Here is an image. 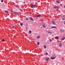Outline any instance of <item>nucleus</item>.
Returning <instances> with one entry per match:
<instances>
[{
  "label": "nucleus",
  "mask_w": 65,
  "mask_h": 65,
  "mask_svg": "<svg viewBox=\"0 0 65 65\" xmlns=\"http://www.w3.org/2000/svg\"><path fill=\"white\" fill-rule=\"evenodd\" d=\"M65 19L64 18H63V19H62V20H63H63H65Z\"/></svg>",
  "instance_id": "24"
},
{
  "label": "nucleus",
  "mask_w": 65,
  "mask_h": 65,
  "mask_svg": "<svg viewBox=\"0 0 65 65\" xmlns=\"http://www.w3.org/2000/svg\"><path fill=\"white\" fill-rule=\"evenodd\" d=\"M40 38V37L39 36H38L37 37V39H39Z\"/></svg>",
  "instance_id": "15"
},
{
  "label": "nucleus",
  "mask_w": 65,
  "mask_h": 65,
  "mask_svg": "<svg viewBox=\"0 0 65 65\" xmlns=\"http://www.w3.org/2000/svg\"><path fill=\"white\" fill-rule=\"evenodd\" d=\"M26 21H28V18H26Z\"/></svg>",
  "instance_id": "28"
},
{
  "label": "nucleus",
  "mask_w": 65,
  "mask_h": 65,
  "mask_svg": "<svg viewBox=\"0 0 65 65\" xmlns=\"http://www.w3.org/2000/svg\"><path fill=\"white\" fill-rule=\"evenodd\" d=\"M13 28L14 29L15 28V26H13Z\"/></svg>",
  "instance_id": "22"
},
{
  "label": "nucleus",
  "mask_w": 65,
  "mask_h": 65,
  "mask_svg": "<svg viewBox=\"0 0 65 65\" xmlns=\"http://www.w3.org/2000/svg\"><path fill=\"white\" fill-rule=\"evenodd\" d=\"M59 37L58 36H56L55 37V39H57V40L59 39Z\"/></svg>",
  "instance_id": "6"
},
{
  "label": "nucleus",
  "mask_w": 65,
  "mask_h": 65,
  "mask_svg": "<svg viewBox=\"0 0 65 65\" xmlns=\"http://www.w3.org/2000/svg\"><path fill=\"white\" fill-rule=\"evenodd\" d=\"M41 16V15H37L36 16V17L37 18H38V17H40Z\"/></svg>",
  "instance_id": "5"
},
{
  "label": "nucleus",
  "mask_w": 65,
  "mask_h": 65,
  "mask_svg": "<svg viewBox=\"0 0 65 65\" xmlns=\"http://www.w3.org/2000/svg\"><path fill=\"white\" fill-rule=\"evenodd\" d=\"M59 47H61L62 46V44L60 43L59 44Z\"/></svg>",
  "instance_id": "8"
},
{
  "label": "nucleus",
  "mask_w": 65,
  "mask_h": 65,
  "mask_svg": "<svg viewBox=\"0 0 65 65\" xmlns=\"http://www.w3.org/2000/svg\"><path fill=\"white\" fill-rule=\"evenodd\" d=\"M35 1H36L37 0H35Z\"/></svg>",
  "instance_id": "31"
},
{
  "label": "nucleus",
  "mask_w": 65,
  "mask_h": 65,
  "mask_svg": "<svg viewBox=\"0 0 65 65\" xmlns=\"http://www.w3.org/2000/svg\"><path fill=\"white\" fill-rule=\"evenodd\" d=\"M52 14H53L52 13Z\"/></svg>",
  "instance_id": "32"
},
{
  "label": "nucleus",
  "mask_w": 65,
  "mask_h": 65,
  "mask_svg": "<svg viewBox=\"0 0 65 65\" xmlns=\"http://www.w3.org/2000/svg\"><path fill=\"white\" fill-rule=\"evenodd\" d=\"M39 42H37V44H38V45H39Z\"/></svg>",
  "instance_id": "26"
},
{
  "label": "nucleus",
  "mask_w": 65,
  "mask_h": 65,
  "mask_svg": "<svg viewBox=\"0 0 65 65\" xmlns=\"http://www.w3.org/2000/svg\"><path fill=\"white\" fill-rule=\"evenodd\" d=\"M5 40L4 39H3L2 40V41H4Z\"/></svg>",
  "instance_id": "23"
},
{
  "label": "nucleus",
  "mask_w": 65,
  "mask_h": 65,
  "mask_svg": "<svg viewBox=\"0 0 65 65\" xmlns=\"http://www.w3.org/2000/svg\"><path fill=\"white\" fill-rule=\"evenodd\" d=\"M51 60H54L55 59V57H51Z\"/></svg>",
  "instance_id": "4"
},
{
  "label": "nucleus",
  "mask_w": 65,
  "mask_h": 65,
  "mask_svg": "<svg viewBox=\"0 0 65 65\" xmlns=\"http://www.w3.org/2000/svg\"><path fill=\"white\" fill-rule=\"evenodd\" d=\"M31 32H32V31H31L30 30L29 31V33H31Z\"/></svg>",
  "instance_id": "21"
},
{
  "label": "nucleus",
  "mask_w": 65,
  "mask_h": 65,
  "mask_svg": "<svg viewBox=\"0 0 65 65\" xmlns=\"http://www.w3.org/2000/svg\"><path fill=\"white\" fill-rule=\"evenodd\" d=\"M56 1L57 3H60V1H59V0H57V1Z\"/></svg>",
  "instance_id": "13"
},
{
  "label": "nucleus",
  "mask_w": 65,
  "mask_h": 65,
  "mask_svg": "<svg viewBox=\"0 0 65 65\" xmlns=\"http://www.w3.org/2000/svg\"><path fill=\"white\" fill-rule=\"evenodd\" d=\"M65 39V37H64L63 38H62L61 39V40H64Z\"/></svg>",
  "instance_id": "10"
},
{
  "label": "nucleus",
  "mask_w": 65,
  "mask_h": 65,
  "mask_svg": "<svg viewBox=\"0 0 65 65\" xmlns=\"http://www.w3.org/2000/svg\"><path fill=\"white\" fill-rule=\"evenodd\" d=\"M36 6V5H31V8H34Z\"/></svg>",
  "instance_id": "1"
},
{
  "label": "nucleus",
  "mask_w": 65,
  "mask_h": 65,
  "mask_svg": "<svg viewBox=\"0 0 65 65\" xmlns=\"http://www.w3.org/2000/svg\"><path fill=\"white\" fill-rule=\"evenodd\" d=\"M55 8H59V6H55Z\"/></svg>",
  "instance_id": "12"
},
{
  "label": "nucleus",
  "mask_w": 65,
  "mask_h": 65,
  "mask_svg": "<svg viewBox=\"0 0 65 65\" xmlns=\"http://www.w3.org/2000/svg\"><path fill=\"white\" fill-rule=\"evenodd\" d=\"M48 33H49V34H51V33H52V31H48L47 32Z\"/></svg>",
  "instance_id": "7"
},
{
  "label": "nucleus",
  "mask_w": 65,
  "mask_h": 65,
  "mask_svg": "<svg viewBox=\"0 0 65 65\" xmlns=\"http://www.w3.org/2000/svg\"><path fill=\"white\" fill-rule=\"evenodd\" d=\"M23 24L22 23H20V25L21 26H22V25H23Z\"/></svg>",
  "instance_id": "18"
},
{
  "label": "nucleus",
  "mask_w": 65,
  "mask_h": 65,
  "mask_svg": "<svg viewBox=\"0 0 65 65\" xmlns=\"http://www.w3.org/2000/svg\"><path fill=\"white\" fill-rule=\"evenodd\" d=\"M45 55H46V56H47V55H48V53H45Z\"/></svg>",
  "instance_id": "19"
},
{
  "label": "nucleus",
  "mask_w": 65,
  "mask_h": 65,
  "mask_svg": "<svg viewBox=\"0 0 65 65\" xmlns=\"http://www.w3.org/2000/svg\"><path fill=\"white\" fill-rule=\"evenodd\" d=\"M13 13L14 14H15L16 15H18V14H19L18 13L16 12H13Z\"/></svg>",
  "instance_id": "2"
},
{
  "label": "nucleus",
  "mask_w": 65,
  "mask_h": 65,
  "mask_svg": "<svg viewBox=\"0 0 65 65\" xmlns=\"http://www.w3.org/2000/svg\"><path fill=\"white\" fill-rule=\"evenodd\" d=\"M48 60H49V58H47L46 59H45V61H48Z\"/></svg>",
  "instance_id": "9"
},
{
  "label": "nucleus",
  "mask_w": 65,
  "mask_h": 65,
  "mask_svg": "<svg viewBox=\"0 0 65 65\" xmlns=\"http://www.w3.org/2000/svg\"><path fill=\"white\" fill-rule=\"evenodd\" d=\"M5 13H8V12L7 11H5Z\"/></svg>",
  "instance_id": "17"
},
{
  "label": "nucleus",
  "mask_w": 65,
  "mask_h": 65,
  "mask_svg": "<svg viewBox=\"0 0 65 65\" xmlns=\"http://www.w3.org/2000/svg\"><path fill=\"white\" fill-rule=\"evenodd\" d=\"M43 28H46V26H45V25H43Z\"/></svg>",
  "instance_id": "14"
},
{
  "label": "nucleus",
  "mask_w": 65,
  "mask_h": 65,
  "mask_svg": "<svg viewBox=\"0 0 65 65\" xmlns=\"http://www.w3.org/2000/svg\"><path fill=\"white\" fill-rule=\"evenodd\" d=\"M64 25H65V21H64Z\"/></svg>",
  "instance_id": "29"
},
{
  "label": "nucleus",
  "mask_w": 65,
  "mask_h": 65,
  "mask_svg": "<svg viewBox=\"0 0 65 65\" xmlns=\"http://www.w3.org/2000/svg\"><path fill=\"white\" fill-rule=\"evenodd\" d=\"M52 24L53 25H55V23L54 21H52Z\"/></svg>",
  "instance_id": "11"
},
{
  "label": "nucleus",
  "mask_w": 65,
  "mask_h": 65,
  "mask_svg": "<svg viewBox=\"0 0 65 65\" xmlns=\"http://www.w3.org/2000/svg\"><path fill=\"white\" fill-rule=\"evenodd\" d=\"M51 28L52 29L53 28H56V27L55 26H52L51 27Z\"/></svg>",
  "instance_id": "16"
},
{
  "label": "nucleus",
  "mask_w": 65,
  "mask_h": 65,
  "mask_svg": "<svg viewBox=\"0 0 65 65\" xmlns=\"http://www.w3.org/2000/svg\"><path fill=\"white\" fill-rule=\"evenodd\" d=\"M50 42H51V41H52V39H50Z\"/></svg>",
  "instance_id": "25"
},
{
  "label": "nucleus",
  "mask_w": 65,
  "mask_h": 65,
  "mask_svg": "<svg viewBox=\"0 0 65 65\" xmlns=\"http://www.w3.org/2000/svg\"><path fill=\"white\" fill-rule=\"evenodd\" d=\"M29 19L31 21H34V20H33V18L31 17H29Z\"/></svg>",
  "instance_id": "3"
},
{
  "label": "nucleus",
  "mask_w": 65,
  "mask_h": 65,
  "mask_svg": "<svg viewBox=\"0 0 65 65\" xmlns=\"http://www.w3.org/2000/svg\"><path fill=\"white\" fill-rule=\"evenodd\" d=\"M46 46L44 45V48H46Z\"/></svg>",
  "instance_id": "20"
},
{
  "label": "nucleus",
  "mask_w": 65,
  "mask_h": 65,
  "mask_svg": "<svg viewBox=\"0 0 65 65\" xmlns=\"http://www.w3.org/2000/svg\"><path fill=\"white\" fill-rule=\"evenodd\" d=\"M64 8H65V5L64 6Z\"/></svg>",
  "instance_id": "30"
},
{
  "label": "nucleus",
  "mask_w": 65,
  "mask_h": 65,
  "mask_svg": "<svg viewBox=\"0 0 65 65\" xmlns=\"http://www.w3.org/2000/svg\"><path fill=\"white\" fill-rule=\"evenodd\" d=\"M1 2H3V0H2V1H1Z\"/></svg>",
  "instance_id": "27"
}]
</instances>
